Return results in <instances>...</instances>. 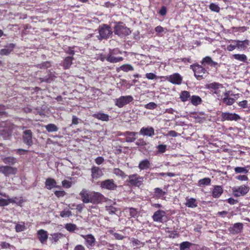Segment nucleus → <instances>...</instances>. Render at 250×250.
Here are the masks:
<instances>
[{"mask_svg":"<svg viewBox=\"0 0 250 250\" xmlns=\"http://www.w3.org/2000/svg\"><path fill=\"white\" fill-rule=\"evenodd\" d=\"M209 9L214 12H219L220 11L219 6L215 3H212L209 6Z\"/></svg>","mask_w":250,"mask_h":250,"instance_id":"5fc2aeb1","label":"nucleus"},{"mask_svg":"<svg viewBox=\"0 0 250 250\" xmlns=\"http://www.w3.org/2000/svg\"><path fill=\"white\" fill-rule=\"evenodd\" d=\"M135 144L138 146H144L146 145V143L145 141V140L143 139H139L135 143Z\"/></svg>","mask_w":250,"mask_h":250,"instance_id":"052dcab7","label":"nucleus"},{"mask_svg":"<svg viewBox=\"0 0 250 250\" xmlns=\"http://www.w3.org/2000/svg\"><path fill=\"white\" fill-rule=\"evenodd\" d=\"M238 104L239 106L243 108H245L248 107V102L246 100L240 102Z\"/></svg>","mask_w":250,"mask_h":250,"instance_id":"0e129e2a","label":"nucleus"},{"mask_svg":"<svg viewBox=\"0 0 250 250\" xmlns=\"http://www.w3.org/2000/svg\"><path fill=\"white\" fill-rule=\"evenodd\" d=\"M98 31L99 35L97 36V38L99 40L109 38L113 33L111 27L105 24L99 26Z\"/></svg>","mask_w":250,"mask_h":250,"instance_id":"f257e3e1","label":"nucleus"},{"mask_svg":"<svg viewBox=\"0 0 250 250\" xmlns=\"http://www.w3.org/2000/svg\"><path fill=\"white\" fill-rule=\"evenodd\" d=\"M166 215V212L162 210L155 211L152 218L154 222L163 223V217Z\"/></svg>","mask_w":250,"mask_h":250,"instance_id":"f3484780","label":"nucleus"},{"mask_svg":"<svg viewBox=\"0 0 250 250\" xmlns=\"http://www.w3.org/2000/svg\"><path fill=\"white\" fill-rule=\"evenodd\" d=\"M104 158L103 157L101 156L98 157L95 160V163L98 165L102 164L104 162Z\"/></svg>","mask_w":250,"mask_h":250,"instance_id":"69168bd1","label":"nucleus"},{"mask_svg":"<svg viewBox=\"0 0 250 250\" xmlns=\"http://www.w3.org/2000/svg\"><path fill=\"white\" fill-rule=\"evenodd\" d=\"M26 227L23 222H21L18 224H17L15 226V230L17 232H20L24 231Z\"/></svg>","mask_w":250,"mask_h":250,"instance_id":"79ce46f5","label":"nucleus"},{"mask_svg":"<svg viewBox=\"0 0 250 250\" xmlns=\"http://www.w3.org/2000/svg\"><path fill=\"white\" fill-rule=\"evenodd\" d=\"M3 162L6 164L14 165L16 163V159L13 157H7L2 159Z\"/></svg>","mask_w":250,"mask_h":250,"instance_id":"ea45409f","label":"nucleus"},{"mask_svg":"<svg viewBox=\"0 0 250 250\" xmlns=\"http://www.w3.org/2000/svg\"><path fill=\"white\" fill-rule=\"evenodd\" d=\"M60 215L62 218L68 217L72 215V212L70 210L64 209L60 212Z\"/></svg>","mask_w":250,"mask_h":250,"instance_id":"09e8293b","label":"nucleus"},{"mask_svg":"<svg viewBox=\"0 0 250 250\" xmlns=\"http://www.w3.org/2000/svg\"><path fill=\"white\" fill-rule=\"evenodd\" d=\"M167 9L166 7L165 6H162L160 10L159 11V14L162 16H165L167 14Z\"/></svg>","mask_w":250,"mask_h":250,"instance_id":"bf43d9fd","label":"nucleus"},{"mask_svg":"<svg viewBox=\"0 0 250 250\" xmlns=\"http://www.w3.org/2000/svg\"><path fill=\"white\" fill-rule=\"evenodd\" d=\"M232 43L236 44V48L238 49L245 50L249 45L250 42L248 40L244 41L232 40Z\"/></svg>","mask_w":250,"mask_h":250,"instance_id":"412c9836","label":"nucleus"},{"mask_svg":"<svg viewBox=\"0 0 250 250\" xmlns=\"http://www.w3.org/2000/svg\"><path fill=\"white\" fill-rule=\"evenodd\" d=\"M114 33L119 36H125L131 33L130 29L125 26L122 22L117 24L114 27Z\"/></svg>","mask_w":250,"mask_h":250,"instance_id":"7ed1b4c3","label":"nucleus"},{"mask_svg":"<svg viewBox=\"0 0 250 250\" xmlns=\"http://www.w3.org/2000/svg\"><path fill=\"white\" fill-rule=\"evenodd\" d=\"M64 237L65 236L61 233H54L50 234L49 240L52 243L56 244L60 239Z\"/></svg>","mask_w":250,"mask_h":250,"instance_id":"a878e982","label":"nucleus"},{"mask_svg":"<svg viewBox=\"0 0 250 250\" xmlns=\"http://www.w3.org/2000/svg\"><path fill=\"white\" fill-rule=\"evenodd\" d=\"M133 100L132 96H122L115 100V104L119 108L123 107L124 105L128 104Z\"/></svg>","mask_w":250,"mask_h":250,"instance_id":"423d86ee","label":"nucleus"},{"mask_svg":"<svg viewBox=\"0 0 250 250\" xmlns=\"http://www.w3.org/2000/svg\"><path fill=\"white\" fill-rule=\"evenodd\" d=\"M233 57L235 60L243 62H246L247 61V57L245 54H234Z\"/></svg>","mask_w":250,"mask_h":250,"instance_id":"a19ab883","label":"nucleus"},{"mask_svg":"<svg viewBox=\"0 0 250 250\" xmlns=\"http://www.w3.org/2000/svg\"><path fill=\"white\" fill-rule=\"evenodd\" d=\"M93 117L99 120L107 122L109 120V116L103 112H97L93 115Z\"/></svg>","mask_w":250,"mask_h":250,"instance_id":"7c9ffc66","label":"nucleus"},{"mask_svg":"<svg viewBox=\"0 0 250 250\" xmlns=\"http://www.w3.org/2000/svg\"><path fill=\"white\" fill-rule=\"evenodd\" d=\"M146 77L149 80H153L156 78V75L152 73H148L146 74Z\"/></svg>","mask_w":250,"mask_h":250,"instance_id":"e2e57ef3","label":"nucleus"},{"mask_svg":"<svg viewBox=\"0 0 250 250\" xmlns=\"http://www.w3.org/2000/svg\"><path fill=\"white\" fill-rule=\"evenodd\" d=\"M91 192L86 189H83L80 193V195L83 203H88L90 199Z\"/></svg>","mask_w":250,"mask_h":250,"instance_id":"4be33fe9","label":"nucleus"},{"mask_svg":"<svg viewBox=\"0 0 250 250\" xmlns=\"http://www.w3.org/2000/svg\"><path fill=\"white\" fill-rule=\"evenodd\" d=\"M223 189L220 186H215L212 191V195L214 198H219L223 193Z\"/></svg>","mask_w":250,"mask_h":250,"instance_id":"c756f323","label":"nucleus"},{"mask_svg":"<svg viewBox=\"0 0 250 250\" xmlns=\"http://www.w3.org/2000/svg\"><path fill=\"white\" fill-rule=\"evenodd\" d=\"M206 88L209 89L213 93L219 95L220 93V88H223L221 84L213 82L206 85Z\"/></svg>","mask_w":250,"mask_h":250,"instance_id":"2eb2a0df","label":"nucleus"},{"mask_svg":"<svg viewBox=\"0 0 250 250\" xmlns=\"http://www.w3.org/2000/svg\"><path fill=\"white\" fill-rule=\"evenodd\" d=\"M158 151L159 153H164L166 150V146L164 145H159L157 146Z\"/></svg>","mask_w":250,"mask_h":250,"instance_id":"13d9d810","label":"nucleus"},{"mask_svg":"<svg viewBox=\"0 0 250 250\" xmlns=\"http://www.w3.org/2000/svg\"><path fill=\"white\" fill-rule=\"evenodd\" d=\"M129 215L131 217L136 218L138 216V212L136 209L133 208H129Z\"/></svg>","mask_w":250,"mask_h":250,"instance_id":"3c124183","label":"nucleus"},{"mask_svg":"<svg viewBox=\"0 0 250 250\" xmlns=\"http://www.w3.org/2000/svg\"><path fill=\"white\" fill-rule=\"evenodd\" d=\"M191 103L194 105H197L200 104L202 101L201 98L196 95H193L190 99Z\"/></svg>","mask_w":250,"mask_h":250,"instance_id":"e433bc0d","label":"nucleus"},{"mask_svg":"<svg viewBox=\"0 0 250 250\" xmlns=\"http://www.w3.org/2000/svg\"><path fill=\"white\" fill-rule=\"evenodd\" d=\"M137 134V132H131V131H125L122 135L125 136V141L127 143H131L135 141L136 139V135Z\"/></svg>","mask_w":250,"mask_h":250,"instance_id":"b1692460","label":"nucleus"},{"mask_svg":"<svg viewBox=\"0 0 250 250\" xmlns=\"http://www.w3.org/2000/svg\"><path fill=\"white\" fill-rule=\"evenodd\" d=\"M113 172L116 175L121 177L122 178H125L127 176V175H126L122 170L119 168H114L113 169Z\"/></svg>","mask_w":250,"mask_h":250,"instance_id":"37998d69","label":"nucleus"},{"mask_svg":"<svg viewBox=\"0 0 250 250\" xmlns=\"http://www.w3.org/2000/svg\"><path fill=\"white\" fill-rule=\"evenodd\" d=\"M62 185L65 188H69L71 187V184L70 182L64 180L62 181Z\"/></svg>","mask_w":250,"mask_h":250,"instance_id":"338daca9","label":"nucleus"},{"mask_svg":"<svg viewBox=\"0 0 250 250\" xmlns=\"http://www.w3.org/2000/svg\"><path fill=\"white\" fill-rule=\"evenodd\" d=\"M121 54V52L118 49L110 50L109 53L105 57V59L110 63H117L122 61L124 58L122 57H116L115 56Z\"/></svg>","mask_w":250,"mask_h":250,"instance_id":"f03ea898","label":"nucleus"},{"mask_svg":"<svg viewBox=\"0 0 250 250\" xmlns=\"http://www.w3.org/2000/svg\"><path fill=\"white\" fill-rule=\"evenodd\" d=\"M90 198L89 203L93 204H99L105 201V198L103 194L95 191L91 192V197Z\"/></svg>","mask_w":250,"mask_h":250,"instance_id":"1a4fd4ad","label":"nucleus"},{"mask_svg":"<svg viewBox=\"0 0 250 250\" xmlns=\"http://www.w3.org/2000/svg\"><path fill=\"white\" fill-rule=\"evenodd\" d=\"M128 182L132 186L139 187L143 184L144 177L137 174H133L127 176Z\"/></svg>","mask_w":250,"mask_h":250,"instance_id":"0eeeda50","label":"nucleus"},{"mask_svg":"<svg viewBox=\"0 0 250 250\" xmlns=\"http://www.w3.org/2000/svg\"><path fill=\"white\" fill-rule=\"evenodd\" d=\"M65 229L69 232H73L77 229V226L72 223H67L65 226Z\"/></svg>","mask_w":250,"mask_h":250,"instance_id":"49530a36","label":"nucleus"},{"mask_svg":"<svg viewBox=\"0 0 250 250\" xmlns=\"http://www.w3.org/2000/svg\"><path fill=\"white\" fill-rule=\"evenodd\" d=\"M234 171L236 173H245L246 174L248 172V170L246 167H236L234 168Z\"/></svg>","mask_w":250,"mask_h":250,"instance_id":"8fccbe9b","label":"nucleus"},{"mask_svg":"<svg viewBox=\"0 0 250 250\" xmlns=\"http://www.w3.org/2000/svg\"><path fill=\"white\" fill-rule=\"evenodd\" d=\"M131 242L134 246H139V247H141L144 246V243H143L141 242L140 240L135 238H133L131 240Z\"/></svg>","mask_w":250,"mask_h":250,"instance_id":"6e6d98bb","label":"nucleus"},{"mask_svg":"<svg viewBox=\"0 0 250 250\" xmlns=\"http://www.w3.org/2000/svg\"><path fill=\"white\" fill-rule=\"evenodd\" d=\"M151 166L150 161L147 159H144L140 162L138 168L140 170H145L149 168Z\"/></svg>","mask_w":250,"mask_h":250,"instance_id":"c85d7f7f","label":"nucleus"},{"mask_svg":"<svg viewBox=\"0 0 250 250\" xmlns=\"http://www.w3.org/2000/svg\"><path fill=\"white\" fill-rule=\"evenodd\" d=\"M45 128L48 132H56L58 130V127L54 124H49L45 126Z\"/></svg>","mask_w":250,"mask_h":250,"instance_id":"c03bdc74","label":"nucleus"},{"mask_svg":"<svg viewBox=\"0 0 250 250\" xmlns=\"http://www.w3.org/2000/svg\"><path fill=\"white\" fill-rule=\"evenodd\" d=\"M119 69L125 72L134 70L133 67L130 64H125L121 65Z\"/></svg>","mask_w":250,"mask_h":250,"instance_id":"4c0bfd02","label":"nucleus"},{"mask_svg":"<svg viewBox=\"0 0 250 250\" xmlns=\"http://www.w3.org/2000/svg\"><path fill=\"white\" fill-rule=\"evenodd\" d=\"M73 59V57L72 56L67 57L64 59L63 63V67L64 69H67L70 67L72 63Z\"/></svg>","mask_w":250,"mask_h":250,"instance_id":"72a5a7b5","label":"nucleus"},{"mask_svg":"<svg viewBox=\"0 0 250 250\" xmlns=\"http://www.w3.org/2000/svg\"><path fill=\"white\" fill-rule=\"evenodd\" d=\"M167 80L174 84H180L182 83V77L178 73H174L167 77Z\"/></svg>","mask_w":250,"mask_h":250,"instance_id":"a211bd4d","label":"nucleus"},{"mask_svg":"<svg viewBox=\"0 0 250 250\" xmlns=\"http://www.w3.org/2000/svg\"><path fill=\"white\" fill-rule=\"evenodd\" d=\"M201 64L204 66L209 65L217 69L220 66V64L213 61L212 59L209 56H206L204 58L201 62Z\"/></svg>","mask_w":250,"mask_h":250,"instance_id":"ddd939ff","label":"nucleus"},{"mask_svg":"<svg viewBox=\"0 0 250 250\" xmlns=\"http://www.w3.org/2000/svg\"><path fill=\"white\" fill-rule=\"evenodd\" d=\"M157 104L154 102H150L145 105L144 107L147 109L153 110L157 107Z\"/></svg>","mask_w":250,"mask_h":250,"instance_id":"603ef678","label":"nucleus"},{"mask_svg":"<svg viewBox=\"0 0 250 250\" xmlns=\"http://www.w3.org/2000/svg\"><path fill=\"white\" fill-rule=\"evenodd\" d=\"M33 134L31 130L26 129L23 132L22 140L23 142L29 146L33 144Z\"/></svg>","mask_w":250,"mask_h":250,"instance_id":"9d476101","label":"nucleus"},{"mask_svg":"<svg viewBox=\"0 0 250 250\" xmlns=\"http://www.w3.org/2000/svg\"><path fill=\"white\" fill-rule=\"evenodd\" d=\"M192 244L188 241L182 242L180 244V250H189L190 247Z\"/></svg>","mask_w":250,"mask_h":250,"instance_id":"58836bf2","label":"nucleus"},{"mask_svg":"<svg viewBox=\"0 0 250 250\" xmlns=\"http://www.w3.org/2000/svg\"><path fill=\"white\" fill-rule=\"evenodd\" d=\"M51 65V63L49 61H46L39 64L37 67L40 69H46L50 67Z\"/></svg>","mask_w":250,"mask_h":250,"instance_id":"de8ad7c7","label":"nucleus"},{"mask_svg":"<svg viewBox=\"0 0 250 250\" xmlns=\"http://www.w3.org/2000/svg\"><path fill=\"white\" fill-rule=\"evenodd\" d=\"M101 187L102 188L114 190L116 189L117 186L113 179H107L101 182Z\"/></svg>","mask_w":250,"mask_h":250,"instance_id":"9b49d317","label":"nucleus"},{"mask_svg":"<svg viewBox=\"0 0 250 250\" xmlns=\"http://www.w3.org/2000/svg\"><path fill=\"white\" fill-rule=\"evenodd\" d=\"M74 46L68 47L67 50H66V53L68 54L71 55L72 57L75 54L74 50Z\"/></svg>","mask_w":250,"mask_h":250,"instance_id":"774afa93","label":"nucleus"},{"mask_svg":"<svg viewBox=\"0 0 250 250\" xmlns=\"http://www.w3.org/2000/svg\"><path fill=\"white\" fill-rule=\"evenodd\" d=\"M190 68L194 72L195 76L197 78H203L204 75L208 73L207 70L201 65L194 64L190 65Z\"/></svg>","mask_w":250,"mask_h":250,"instance_id":"39448f33","label":"nucleus"},{"mask_svg":"<svg viewBox=\"0 0 250 250\" xmlns=\"http://www.w3.org/2000/svg\"><path fill=\"white\" fill-rule=\"evenodd\" d=\"M106 210L108 213L111 215L115 214L116 211H117V208L113 207L112 206H110L108 207H106Z\"/></svg>","mask_w":250,"mask_h":250,"instance_id":"4d7b16f0","label":"nucleus"},{"mask_svg":"<svg viewBox=\"0 0 250 250\" xmlns=\"http://www.w3.org/2000/svg\"><path fill=\"white\" fill-rule=\"evenodd\" d=\"M243 229V224L241 223H235L229 229V232L232 234H237L240 233Z\"/></svg>","mask_w":250,"mask_h":250,"instance_id":"6ab92c4d","label":"nucleus"},{"mask_svg":"<svg viewBox=\"0 0 250 250\" xmlns=\"http://www.w3.org/2000/svg\"><path fill=\"white\" fill-rule=\"evenodd\" d=\"M186 203H185L186 206L188 208H194L197 207V203L196 200L193 198H187L186 199Z\"/></svg>","mask_w":250,"mask_h":250,"instance_id":"473e14b6","label":"nucleus"},{"mask_svg":"<svg viewBox=\"0 0 250 250\" xmlns=\"http://www.w3.org/2000/svg\"><path fill=\"white\" fill-rule=\"evenodd\" d=\"M222 102L227 105H231L235 102V99L230 97H224L222 99Z\"/></svg>","mask_w":250,"mask_h":250,"instance_id":"a18cd8bd","label":"nucleus"},{"mask_svg":"<svg viewBox=\"0 0 250 250\" xmlns=\"http://www.w3.org/2000/svg\"><path fill=\"white\" fill-rule=\"evenodd\" d=\"M166 192L163 191L159 188H156L154 189L153 196L156 198H160L166 194Z\"/></svg>","mask_w":250,"mask_h":250,"instance_id":"2f4dec72","label":"nucleus"},{"mask_svg":"<svg viewBox=\"0 0 250 250\" xmlns=\"http://www.w3.org/2000/svg\"><path fill=\"white\" fill-rule=\"evenodd\" d=\"M65 192L63 190L56 191L54 193L57 197H63L65 195Z\"/></svg>","mask_w":250,"mask_h":250,"instance_id":"680f3d73","label":"nucleus"},{"mask_svg":"<svg viewBox=\"0 0 250 250\" xmlns=\"http://www.w3.org/2000/svg\"><path fill=\"white\" fill-rule=\"evenodd\" d=\"M0 246L3 249L15 248L13 246L6 242H1L0 244Z\"/></svg>","mask_w":250,"mask_h":250,"instance_id":"864d4df0","label":"nucleus"},{"mask_svg":"<svg viewBox=\"0 0 250 250\" xmlns=\"http://www.w3.org/2000/svg\"><path fill=\"white\" fill-rule=\"evenodd\" d=\"M37 236L40 242L42 244H45L48 238L47 231L41 229L37 231Z\"/></svg>","mask_w":250,"mask_h":250,"instance_id":"dca6fc26","label":"nucleus"},{"mask_svg":"<svg viewBox=\"0 0 250 250\" xmlns=\"http://www.w3.org/2000/svg\"><path fill=\"white\" fill-rule=\"evenodd\" d=\"M91 177L93 179H97L103 175L102 169L98 167L93 166L91 168Z\"/></svg>","mask_w":250,"mask_h":250,"instance_id":"5701e85b","label":"nucleus"},{"mask_svg":"<svg viewBox=\"0 0 250 250\" xmlns=\"http://www.w3.org/2000/svg\"><path fill=\"white\" fill-rule=\"evenodd\" d=\"M17 168L7 166H2L0 167V172L3 174L5 176H9L10 175H15L17 173Z\"/></svg>","mask_w":250,"mask_h":250,"instance_id":"f8f14e48","label":"nucleus"},{"mask_svg":"<svg viewBox=\"0 0 250 250\" xmlns=\"http://www.w3.org/2000/svg\"><path fill=\"white\" fill-rule=\"evenodd\" d=\"M181 100L183 102H186L190 99V93L188 91H183L180 95Z\"/></svg>","mask_w":250,"mask_h":250,"instance_id":"f704fd0d","label":"nucleus"},{"mask_svg":"<svg viewBox=\"0 0 250 250\" xmlns=\"http://www.w3.org/2000/svg\"><path fill=\"white\" fill-rule=\"evenodd\" d=\"M45 187L48 189H51L53 188H58L57 186L56 181L52 178H47L45 182Z\"/></svg>","mask_w":250,"mask_h":250,"instance_id":"bb28decb","label":"nucleus"},{"mask_svg":"<svg viewBox=\"0 0 250 250\" xmlns=\"http://www.w3.org/2000/svg\"><path fill=\"white\" fill-rule=\"evenodd\" d=\"M15 47L14 43H9L5 46V48L0 50V55L1 56L9 55Z\"/></svg>","mask_w":250,"mask_h":250,"instance_id":"393cba45","label":"nucleus"},{"mask_svg":"<svg viewBox=\"0 0 250 250\" xmlns=\"http://www.w3.org/2000/svg\"><path fill=\"white\" fill-rule=\"evenodd\" d=\"M81 236L84 239L85 244L88 248H91L95 246L96 239L92 234L81 235Z\"/></svg>","mask_w":250,"mask_h":250,"instance_id":"4468645a","label":"nucleus"},{"mask_svg":"<svg viewBox=\"0 0 250 250\" xmlns=\"http://www.w3.org/2000/svg\"><path fill=\"white\" fill-rule=\"evenodd\" d=\"M139 134L143 136L152 137L155 134L154 129L151 126L143 127L141 128Z\"/></svg>","mask_w":250,"mask_h":250,"instance_id":"aec40b11","label":"nucleus"},{"mask_svg":"<svg viewBox=\"0 0 250 250\" xmlns=\"http://www.w3.org/2000/svg\"><path fill=\"white\" fill-rule=\"evenodd\" d=\"M250 188L246 185L234 187L232 188V195L236 197L245 196L249 191Z\"/></svg>","mask_w":250,"mask_h":250,"instance_id":"20e7f679","label":"nucleus"},{"mask_svg":"<svg viewBox=\"0 0 250 250\" xmlns=\"http://www.w3.org/2000/svg\"><path fill=\"white\" fill-rule=\"evenodd\" d=\"M0 195L4 197L8 198V196L5 193L3 192H0ZM13 202V200L12 199H8L7 200L5 199H0V207H4L6 206L10 203Z\"/></svg>","mask_w":250,"mask_h":250,"instance_id":"cd10ccee","label":"nucleus"},{"mask_svg":"<svg viewBox=\"0 0 250 250\" xmlns=\"http://www.w3.org/2000/svg\"><path fill=\"white\" fill-rule=\"evenodd\" d=\"M211 179L208 178H204L198 181V186L200 187H204L210 185Z\"/></svg>","mask_w":250,"mask_h":250,"instance_id":"c9c22d12","label":"nucleus"},{"mask_svg":"<svg viewBox=\"0 0 250 250\" xmlns=\"http://www.w3.org/2000/svg\"><path fill=\"white\" fill-rule=\"evenodd\" d=\"M240 119H241L240 116L235 113L222 112L221 114V121L222 122L225 121H237Z\"/></svg>","mask_w":250,"mask_h":250,"instance_id":"6e6552de","label":"nucleus"}]
</instances>
